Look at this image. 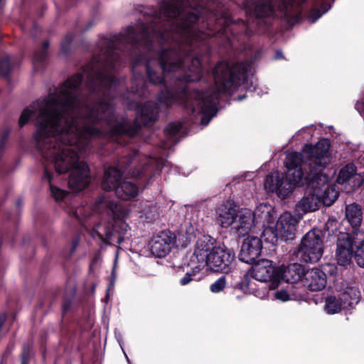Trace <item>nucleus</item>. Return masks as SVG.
<instances>
[{
    "instance_id": "obj_34",
    "label": "nucleus",
    "mask_w": 364,
    "mask_h": 364,
    "mask_svg": "<svg viewBox=\"0 0 364 364\" xmlns=\"http://www.w3.org/2000/svg\"><path fill=\"white\" fill-rule=\"evenodd\" d=\"M82 208H78L77 210H76V214L77 215H81L82 214Z\"/></svg>"
},
{
    "instance_id": "obj_3",
    "label": "nucleus",
    "mask_w": 364,
    "mask_h": 364,
    "mask_svg": "<svg viewBox=\"0 0 364 364\" xmlns=\"http://www.w3.org/2000/svg\"><path fill=\"white\" fill-rule=\"evenodd\" d=\"M306 146L311 145L306 144L301 153L291 152L287 155L285 166L287 171L285 178L278 172L267 176L264 188L267 191L275 193L282 199L288 198L292 193L295 186L299 184L304 178V173L301 168L303 159H306L310 168L308 156L304 153ZM308 177L311 179L310 173Z\"/></svg>"
},
{
    "instance_id": "obj_22",
    "label": "nucleus",
    "mask_w": 364,
    "mask_h": 364,
    "mask_svg": "<svg viewBox=\"0 0 364 364\" xmlns=\"http://www.w3.org/2000/svg\"><path fill=\"white\" fill-rule=\"evenodd\" d=\"M117 196L122 200H129L139 193L138 187L133 183L124 181L115 188Z\"/></svg>"
},
{
    "instance_id": "obj_21",
    "label": "nucleus",
    "mask_w": 364,
    "mask_h": 364,
    "mask_svg": "<svg viewBox=\"0 0 364 364\" xmlns=\"http://www.w3.org/2000/svg\"><path fill=\"white\" fill-rule=\"evenodd\" d=\"M140 167L135 170L133 173L135 178H140L145 173L150 170H159L164 166V161L163 160L156 159L151 157L144 156L143 159H139Z\"/></svg>"
},
{
    "instance_id": "obj_27",
    "label": "nucleus",
    "mask_w": 364,
    "mask_h": 364,
    "mask_svg": "<svg viewBox=\"0 0 364 364\" xmlns=\"http://www.w3.org/2000/svg\"><path fill=\"white\" fill-rule=\"evenodd\" d=\"M344 308L340 297L330 295L326 297L324 310L328 314L339 313Z\"/></svg>"
},
{
    "instance_id": "obj_23",
    "label": "nucleus",
    "mask_w": 364,
    "mask_h": 364,
    "mask_svg": "<svg viewBox=\"0 0 364 364\" xmlns=\"http://www.w3.org/2000/svg\"><path fill=\"white\" fill-rule=\"evenodd\" d=\"M344 308L348 309L358 303L360 293L353 287H347L339 296Z\"/></svg>"
},
{
    "instance_id": "obj_30",
    "label": "nucleus",
    "mask_w": 364,
    "mask_h": 364,
    "mask_svg": "<svg viewBox=\"0 0 364 364\" xmlns=\"http://www.w3.org/2000/svg\"><path fill=\"white\" fill-rule=\"evenodd\" d=\"M226 286V279L224 276L220 277L213 284L210 285V291L213 293H219L224 289Z\"/></svg>"
},
{
    "instance_id": "obj_16",
    "label": "nucleus",
    "mask_w": 364,
    "mask_h": 364,
    "mask_svg": "<svg viewBox=\"0 0 364 364\" xmlns=\"http://www.w3.org/2000/svg\"><path fill=\"white\" fill-rule=\"evenodd\" d=\"M255 226L254 215L250 209L245 208L238 211L232 230L237 237H243Z\"/></svg>"
},
{
    "instance_id": "obj_31",
    "label": "nucleus",
    "mask_w": 364,
    "mask_h": 364,
    "mask_svg": "<svg viewBox=\"0 0 364 364\" xmlns=\"http://www.w3.org/2000/svg\"><path fill=\"white\" fill-rule=\"evenodd\" d=\"M10 70V62L8 58L0 61V75H8Z\"/></svg>"
},
{
    "instance_id": "obj_11",
    "label": "nucleus",
    "mask_w": 364,
    "mask_h": 364,
    "mask_svg": "<svg viewBox=\"0 0 364 364\" xmlns=\"http://www.w3.org/2000/svg\"><path fill=\"white\" fill-rule=\"evenodd\" d=\"M364 179L361 174L358 173L353 164H348L338 171L336 182L344 186L347 192L354 191L360 187Z\"/></svg>"
},
{
    "instance_id": "obj_6",
    "label": "nucleus",
    "mask_w": 364,
    "mask_h": 364,
    "mask_svg": "<svg viewBox=\"0 0 364 364\" xmlns=\"http://www.w3.org/2000/svg\"><path fill=\"white\" fill-rule=\"evenodd\" d=\"M249 275L255 280L261 282L272 281L269 289H274L277 287V279L279 277L280 274L273 262L269 259H262L255 263L248 271L247 275L242 278L240 285V288L250 294L254 291L252 287V282L250 279Z\"/></svg>"
},
{
    "instance_id": "obj_26",
    "label": "nucleus",
    "mask_w": 364,
    "mask_h": 364,
    "mask_svg": "<svg viewBox=\"0 0 364 364\" xmlns=\"http://www.w3.org/2000/svg\"><path fill=\"white\" fill-rule=\"evenodd\" d=\"M137 211L140 214L141 218H144L147 221L155 220L158 215L156 206L151 204L149 201H141Z\"/></svg>"
},
{
    "instance_id": "obj_25",
    "label": "nucleus",
    "mask_w": 364,
    "mask_h": 364,
    "mask_svg": "<svg viewBox=\"0 0 364 364\" xmlns=\"http://www.w3.org/2000/svg\"><path fill=\"white\" fill-rule=\"evenodd\" d=\"M346 217L353 228L358 226L362 220V212L360 206L355 203L347 205Z\"/></svg>"
},
{
    "instance_id": "obj_7",
    "label": "nucleus",
    "mask_w": 364,
    "mask_h": 364,
    "mask_svg": "<svg viewBox=\"0 0 364 364\" xmlns=\"http://www.w3.org/2000/svg\"><path fill=\"white\" fill-rule=\"evenodd\" d=\"M298 220L289 212L282 213L277 223L262 230V236L268 242L274 244L278 238L292 240L295 235Z\"/></svg>"
},
{
    "instance_id": "obj_2",
    "label": "nucleus",
    "mask_w": 364,
    "mask_h": 364,
    "mask_svg": "<svg viewBox=\"0 0 364 364\" xmlns=\"http://www.w3.org/2000/svg\"><path fill=\"white\" fill-rule=\"evenodd\" d=\"M330 146L329 140L323 139L314 146H306L304 149V153L309 160L310 176L313 187L316 188L321 203L326 206L331 205L339 195L335 185H329L328 176L323 173V171L331 160Z\"/></svg>"
},
{
    "instance_id": "obj_37",
    "label": "nucleus",
    "mask_w": 364,
    "mask_h": 364,
    "mask_svg": "<svg viewBox=\"0 0 364 364\" xmlns=\"http://www.w3.org/2000/svg\"><path fill=\"white\" fill-rule=\"evenodd\" d=\"M132 91H133V92H139V89H138V88L133 89V90H132Z\"/></svg>"
},
{
    "instance_id": "obj_10",
    "label": "nucleus",
    "mask_w": 364,
    "mask_h": 364,
    "mask_svg": "<svg viewBox=\"0 0 364 364\" xmlns=\"http://www.w3.org/2000/svg\"><path fill=\"white\" fill-rule=\"evenodd\" d=\"M235 259L232 250L225 245H217L204 265L215 272L225 271Z\"/></svg>"
},
{
    "instance_id": "obj_9",
    "label": "nucleus",
    "mask_w": 364,
    "mask_h": 364,
    "mask_svg": "<svg viewBox=\"0 0 364 364\" xmlns=\"http://www.w3.org/2000/svg\"><path fill=\"white\" fill-rule=\"evenodd\" d=\"M335 271V265L330 263L322 264L319 267L304 270L302 279L303 285L311 291H321L326 286L328 274H333Z\"/></svg>"
},
{
    "instance_id": "obj_39",
    "label": "nucleus",
    "mask_w": 364,
    "mask_h": 364,
    "mask_svg": "<svg viewBox=\"0 0 364 364\" xmlns=\"http://www.w3.org/2000/svg\"><path fill=\"white\" fill-rule=\"evenodd\" d=\"M134 80H135V81H137V80H138L136 76H135V79H134Z\"/></svg>"
},
{
    "instance_id": "obj_38",
    "label": "nucleus",
    "mask_w": 364,
    "mask_h": 364,
    "mask_svg": "<svg viewBox=\"0 0 364 364\" xmlns=\"http://www.w3.org/2000/svg\"><path fill=\"white\" fill-rule=\"evenodd\" d=\"M125 356H126L127 360L129 361L128 356L126 354H125Z\"/></svg>"
},
{
    "instance_id": "obj_35",
    "label": "nucleus",
    "mask_w": 364,
    "mask_h": 364,
    "mask_svg": "<svg viewBox=\"0 0 364 364\" xmlns=\"http://www.w3.org/2000/svg\"><path fill=\"white\" fill-rule=\"evenodd\" d=\"M65 41L66 43H69L70 41H72V38H69L68 36H67L65 39Z\"/></svg>"
},
{
    "instance_id": "obj_20",
    "label": "nucleus",
    "mask_w": 364,
    "mask_h": 364,
    "mask_svg": "<svg viewBox=\"0 0 364 364\" xmlns=\"http://www.w3.org/2000/svg\"><path fill=\"white\" fill-rule=\"evenodd\" d=\"M278 272L281 276L277 279V284L280 280H284L287 283L294 284L302 281L304 275V267L299 264H292L287 267L279 268Z\"/></svg>"
},
{
    "instance_id": "obj_13",
    "label": "nucleus",
    "mask_w": 364,
    "mask_h": 364,
    "mask_svg": "<svg viewBox=\"0 0 364 364\" xmlns=\"http://www.w3.org/2000/svg\"><path fill=\"white\" fill-rule=\"evenodd\" d=\"M262 249V242L257 236H248L241 246L239 259L240 261L250 264L260 255Z\"/></svg>"
},
{
    "instance_id": "obj_18",
    "label": "nucleus",
    "mask_w": 364,
    "mask_h": 364,
    "mask_svg": "<svg viewBox=\"0 0 364 364\" xmlns=\"http://www.w3.org/2000/svg\"><path fill=\"white\" fill-rule=\"evenodd\" d=\"M215 212L217 223L224 228L232 227L238 213L236 205L231 200H227L220 204Z\"/></svg>"
},
{
    "instance_id": "obj_28",
    "label": "nucleus",
    "mask_w": 364,
    "mask_h": 364,
    "mask_svg": "<svg viewBox=\"0 0 364 364\" xmlns=\"http://www.w3.org/2000/svg\"><path fill=\"white\" fill-rule=\"evenodd\" d=\"M202 269L203 267L201 264H197L192 267L189 271H187L184 276L180 279V284L185 286L192 281H200L203 277L201 273Z\"/></svg>"
},
{
    "instance_id": "obj_15",
    "label": "nucleus",
    "mask_w": 364,
    "mask_h": 364,
    "mask_svg": "<svg viewBox=\"0 0 364 364\" xmlns=\"http://www.w3.org/2000/svg\"><path fill=\"white\" fill-rule=\"evenodd\" d=\"M127 166L124 160H121L118 164L106 168L102 181V188L105 191L115 190L120 183L122 173Z\"/></svg>"
},
{
    "instance_id": "obj_29",
    "label": "nucleus",
    "mask_w": 364,
    "mask_h": 364,
    "mask_svg": "<svg viewBox=\"0 0 364 364\" xmlns=\"http://www.w3.org/2000/svg\"><path fill=\"white\" fill-rule=\"evenodd\" d=\"M274 296L276 299L282 301H287L291 299H299L301 297V295L296 296L294 294H290L287 291L284 289H281L276 291L274 294Z\"/></svg>"
},
{
    "instance_id": "obj_33",
    "label": "nucleus",
    "mask_w": 364,
    "mask_h": 364,
    "mask_svg": "<svg viewBox=\"0 0 364 364\" xmlns=\"http://www.w3.org/2000/svg\"><path fill=\"white\" fill-rule=\"evenodd\" d=\"M275 58L277 59L282 58H283L282 53L281 51H277Z\"/></svg>"
},
{
    "instance_id": "obj_36",
    "label": "nucleus",
    "mask_w": 364,
    "mask_h": 364,
    "mask_svg": "<svg viewBox=\"0 0 364 364\" xmlns=\"http://www.w3.org/2000/svg\"><path fill=\"white\" fill-rule=\"evenodd\" d=\"M245 96H241V97H239L237 98V100H238V101H241V100H242L243 99H245Z\"/></svg>"
},
{
    "instance_id": "obj_5",
    "label": "nucleus",
    "mask_w": 364,
    "mask_h": 364,
    "mask_svg": "<svg viewBox=\"0 0 364 364\" xmlns=\"http://www.w3.org/2000/svg\"><path fill=\"white\" fill-rule=\"evenodd\" d=\"M100 204L108 208V214L112 216L113 224L112 226L105 223H99L94 229L99 237L104 242H108L112 240L114 233L119 235L117 242L121 243L123 240V235L129 230V225L125 222V219L129 215V211L125 210L120 205L109 203H105L100 200Z\"/></svg>"
},
{
    "instance_id": "obj_12",
    "label": "nucleus",
    "mask_w": 364,
    "mask_h": 364,
    "mask_svg": "<svg viewBox=\"0 0 364 364\" xmlns=\"http://www.w3.org/2000/svg\"><path fill=\"white\" fill-rule=\"evenodd\" d=\"M175 242V237L170 232L163 231L151 238V252L157 257H164L169 253Z\"/></svg>"
},
{
    "instance_id": "obj_19",
    "label": "nucleus",
    "mask_w": 364,
    "mask_h": 364,
    "mask_svg": "<svg viewBox=\"0 0 364 364\" xmlns=\"http://www.w3.org/2000/svg\"><path fill=\"white\" fill-rule=\"evenodd\" d=\"M252 213L255 226H258V228H262L263 230L274 225L277 217L274 208L267 203L259 204Z\"/></svg>"
},
{
    "instance_id": "obj_14",
    "label": "nucleus",
    "mask_w": 364,
    "mask_h": 364,
    "mask_svg": "<svg viewBox=\"0 0 364 364\" xmlns=\"http://www.w3.org/2000/svg\"><path fill=\"white\" fill-rule=\"evenodd\" d=\"M321 201L316 188H314L312 179L307 187L304 196L296 203L295 210L297 213L304 215L309 212H313L318 208Z\"/></svg>"
},
{
    "instance_id": "obj_1",
    "label": "nucleus",
    "mask_w": 364,
    "mask_h": 364,
    "mask_svg": "<svg viewBox=\"0 0 364 364\" xmlns=\"http://www.w3.org/2000/svg\"><path fill=\"white\" fill-rule=\"evenodd\" d=\"M306 0H261L254 9L247 10L248 22H232L228 11L218 17L214 16L205 23L200 7L186 4L175 3V100L186 98L185 107L193 114L215 117L219 94L231 93L243 85L251 67L250 63H236L231 67L225 62L218 63L213 72L215 86L205 92H193L188 95L186 83L198 81L202 68L198 57L191 50L205 45V40L212 36H225L233 45V38L239 33L250 36L252 28L267 23L264 18L275 16L284 18L290 26L298 23L301 18V4ZM321 9L314 8L308 15L310 23H314L331 9L328 0H323Z\"/></svg>"
},
{
    "instance_id": "obj_32",
    "label": "nucleus",
    "mask_w": 364,
    "mask_h": 364,
    "mask_svg": "<svg viewBox=\"0 0 364 364\" xmlns=\"http://www.w3.org/2000/svg\"><path fill=\"white\" fill-rule=\"evenodd\" d=\"M49 46V43L48 41H46L43 43V50L41 52V53L38 55L36 53L33 57L34 61H41L43 60L46 55V50L48 48Z\"/></svg>"
},
{
    "instance_id": "obj_24",
    "label": "nucleus",
    "mask_w": 364,
    "mask_h": 364,
    "mask_svg": "<svg viewBox=\"0 0 364 364\" xmlns=\"http://www.w3.org/2000/svg\"><path fill=\"white\" fill-rule=\"evenodd\" d=\"M181 127L179 122H172L166 126L164 131L166 141L162 144L164 149H169L178 142L176 134L180 132Z\"/></svg>"
},
{
    "instance_id": "obj_17",
    "label": "nucleus",
    "mask_w": 364,
    "mask_h": 364,
    "mask_svg": "<svg viewBox=\"0 0 364 364\" xmlns=\"http://www.w3.org/2000/svg\"><path fill=\"white\" fill-rule=\"evenodd\" d=\"M216 246V240L210 235H202L197 240L193 255L198 260V264H201L203 267L204 264Z\"/></svg>"
},
{
    "instance_id": "obj_4",
    "label": "nucleus",
    "mask_w": 364,
    "mask_h": 364,
    "mask_svg": "<svg viewBox=\"0 0 364 364\" xmlns=\"http://www.w3.org/2000/svg\"><path fill=\"white\" fill-rule=\"evenodd\" d=\"M338 264H348L354 257L360 267H364V232L355 229L350 234L341 232L338 236L336 252Z\"/></svg>"
},
{
    "instance_id": "obj_8",
    "label": "nucleus",
    "mask_w": 364,
    "mask_h": 364,
    "mask_svg": "<svg viewBox=\"0 0 364 364\" xmlns=\"http://www.w3.org/2000/svg\"><path fill=\"white\" fill-rule=\"evenodd\" d=\"M323 253L321 231L316 229L309 231L301 241L298 257L305 262H316L321 259Z\"/></svg>"
}]
</instances>
